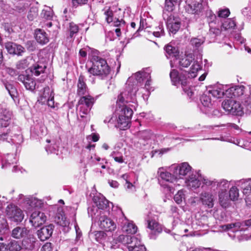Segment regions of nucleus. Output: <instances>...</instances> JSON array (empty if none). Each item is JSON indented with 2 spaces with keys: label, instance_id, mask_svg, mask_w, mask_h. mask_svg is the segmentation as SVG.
I'll list each match as a JSON object with an SVG mask.
<instances>
[{
  "label": "nucleus",
  "instance_id": "bf43d9fd",
  "mask_svg": "<svg viewBox=\"0 0 251 251\" xmlns=\"http://www.w3.org/2000/svg\"><path fill=\"white\" fill-rule=\"evenodd\" d=\"M38 15V9L36 7H31L28 14L27 18L32 21Z\"/></svg>",
  "mask_w": 251,
  "mask_h": 251
},
{
  "label": "nucleus",
  "instance_id": "473e14b6",
  "mask_svg": "<svg viewBox=\"0 0 251 251\" xmlns=\"http://www.w3.org/2000/svg\"><path fill=\"white\" fill-rule=\"evenodd\" d=\"M53 95V92L50 90L49 87H45L38 101L42 104H44L47 102V100H49L51 96Z\"/></svg>",
  "mask_w": 251,
  "mask_h": 251
},
{
  "label": "nucleus",
  "instance_id": "412c9836",
  "mask_svg": "<svg viewBox=\"0 0 251 251\" xmlns=\"http://www.w3.org/2000/svg\"><path fill=\"white\" fill-rule=\"evenodd\" d=\"M245 89L243 85L231 87L226 90V96L229 98L241 97L244 94Z\"/></svg>",
  "mask_w": 251,
  "mask_h": 251
},
{
  "label": "nucleus",
  "instance_id": "c9c22d12",
  "mask_svg": "<svg viewBox=\"0 0 251 251\" xmlns=\"http://www.w3.org/2000/svg\"><path fill=\"white\" fill-rule=\"evenodd\" d=\"M17 162L16 155L13 154H7L2 160V167H7L11 164H14Z\"/></svg>",
  "mask_w": 251,
  "mask_h": 251
},
{
  "label": "nucleus",
  "instance_id": "f8f14e48",
  "mask_svg": "<svg viewBox=\"0 0 251 251\" xmlns=\"http://www.w3.org/2000/svg\"><path fill=\"white\" fill-rule=\"evenodd\" d=\"M164 49L166 57L171 59L170 61L171 67H176V63L175 61L178 59L179 54L178 49L169 44L165 46Z\"/></svg>",
  "mask_w": 251,
  "mask_h": 251
},
{
  "label": "nucleus",
  "instance_id": "1a4fd4ad",
  "mask_svg": "<svg viewBox=\"0 0 251 251\" xmlns=\"http://www.w3.org/2000/svg\"><path fill=\"white\" fill-rule=\"evenodd\" d=\"M93 201L96 206L88 208V213L92 218H94L96 213H99L98 209H105L108 206L109 204V201L103 197L95 196L93 198Z\"/></svg>",
  "mask_w": 251,
  "mask_h": 251
},
{
  "label": "nucleus",
  "instance_id": "cd10ccee",
  "mask_svg": "<svg viewBox=\"0 0 251 251\" xmlns=\"http://www.w3.org/2000/svg\"><path fill=\"white\" fill-rule=\"evenodd\" d=\"M125 221L124 225L122 226V229L124 232L127 234H135L137 230V227L132 223L129 222L125 216L123 215Z\"/></svg>",
  "mask_w": 251,
  "mask_h": 251
},
{
  "label": "nucleus",
  "instance_id": "f03ea898",
  "mask_svg": "<svg viewBox=\"0 0 251 251\" xmlns=\"http://www.w3.org/2000/svg\"><path fill=\"white\" fill-rule=\"evenodd\" d=\"M149 77L150 74L145 72H139L129 77L126 83V89L123 94L129 95L130 99L133 101L136 100V93L138 90L139 84L141 83L145 78Z\"/></svg>",
  "mask_w": 251,
  "mask_h": 251
},
{
  "label": "nucleus",
  "instance_id": "ddd939ff",
  "mask_svg": "<svg viewBox=\"0 0 251 251\" xmlns=\"http://www.w3.org/2000/svg\"><path fill=\"white\" fill-rule=\"evenodd\" d=\"M236 184L242 189L246 201L251 202V178L241 179Z\"/></svg>",
  "mask_w": 251,
  "mask_h": 251
},
{
  "label": "nucleus",
  "instance_id": "20e7f679",
  "mask_svg": "<svg viewBox=\"0 0 251 251\" xmlns=\"http://www.w3.org/2000/svg\"><path fill=\"white\" fill-rule=\"evenodd\" d=\"M95 99L90 95H86L80 98L78 101L79 114L81 118L89 113L94 103Z\"/></svg>",
  "mask_w": 251,
  "mask_h": 251
},
{
  "label": "nucleus",
  "instance_id": "4d7b16f0",
  "mask_svg": "<svg viewBox=\"0 0 251 251\" xmlns=\"http://www.w3.org/2000/svg\"><path fill=\"white\" fill-rule=\"evenodd\" d=\"M140 240H138V238L134 236L129 235L128 240H127V242H129V244H127V248L129 250L130 246H135L137 244H139V241Z\"/></svg>",
  "mask_w": 251,
  "mask_h": 251
},
{
  "label": "nucleus",
  "instance_id": "bb28decb",
  "mask_svg": "<svg viewBox=\"0 0 251 251\" xmlns=\"http://www.w3.org/2000/svg\"><path fill=\"white\" fill-rule=\"evenodd\" d=\"M35 38L39 44L42 45L47 44L49 41L46 32L40 29L35 30Z\"/></svg>",
  "mask_w": 251,
  "mask_h": 251
},
{
  "label": "nucleus",
  "instance_id": "58836bf2",
  "mask_svg": "<svg viewBox=\"0 0 251 251\" xmlns=\"http://www.w3.org/2000/svg\"><path fill=\"white\" fill-rule=\"evenodd\" d=\"M46 142L48 143H51L50 145L46 146L45 149L47 152L48 153H56L57 154L58 146L55 144V142L54 141H51L49 139H47Z\"/></svg>",
  "mask_w": 251,
  "mask_h": 251
},
{
  "label": "nucleus",
  "instance_id": "39448f33",
  "mask_svg": "<svg viewBox=\"0 0 251 251\" xmlns=\"http://www.w3.org/2000/svg\"><path fill=\"white\" fill-rule=\"evenodd\" d=\"M5 214L9 220L16 223L21 222L24 218L23 211L17 206L13 204L7 206Z\"/></svg>",
  "mask_w": 251,
  "mask_h": 251
},
{
  "label": "nucleus",
  "instance_id": "49530a36",
  "mask_svg": "<svg viewBox=\"0 0 251 251\" xmlns=\"http://www.w3.org/2000/svg\"><path fill=\"white\" fill-rule=\"evenodd\" d=\"M8 230L7 220L3 218H0V234H5Z\"/></svg>",
  "mask_w": 251,
  "mask_h": 251
},
{
  "label": "nucleus",
  "instance_id": "e433bc0d",
  "mask_svg": "<svg viewBox=\"0 0 251 251\" xmlns=\"http://www.w3.org/2000/svg\"><path fill=\"white\" fill-rule=\"evenodd\" d=\"M8 251H20L22 249L21 243L16 240H11L7 243Z\"/></svg>",
  "mask_w": 251,
  "mask_h": 251
},
{
  "label": "nucleus",
  "instance_id": "f704fd0d",
  "mask_svg": "<svg viewBox=\"0 0 251 251\" xmlns=\"http://www.w3.org/2000/svg\"><path fill=\"white\" fill-rule=\"evenodd\" d=\"M55 222L60 226L68 227L70 222L66 219L63 213H58L55 218Z\"/></svg>",
  "mask_w": 251,
  "mask_h": 251
},
{
  "label": "nucleus",
  "instance_id": "de8ad7c7",
  "mask_svg": "<svg viewBox=\"0 0 251 251\" xmlns=\"http://www.w3.org/2000/svg\"><path fill=\"white\" fill-rule=\"evenodd\" d=\"M204 42L203 39H199L197 38H192L190 40V44L193 46L194 50H197Z\"/></svg>",
  "mask_w": 251,
  "mask_h": 251
},
{
  "label": "nucleus",
  "instance_id": "a19ab883",
  "mask_svg": "<svg viewBox=\"0 0 251 251\" xmlns=\"http://www.w3.org/2000/svg\"><path fill=\"white\" fill-rule=\"evenodd\" d=\"M194 60V58L191 55H189L181 58L178 63L180 66L186 68L188 67Z\"/></svg>",
  "mask_w": 251,
  "mask_h": 251
},
{
  "label": "nucleus",
  "instance_id": "a878e982",
  "mask_svg": "<svg viewBox=\"0 0 251 251\" xmlns=\"http://www.w3.org/2000/svg\"><path fill=\"white\" fill-rule=\"evenodd\" d=\"M28 233L29 230L25 227L17 226L12 230L11 236L15 239H21L26 237Z\"/></svg>",
  "mask_w": 251,
  "mask_h": 251
},
{
  "label": "nucleus",
  "instance_id": "6e6d98bb",
  "mask_svg": "<svg viewBox=\"0 0 251 251\" xmlns=\"http://www.w3.org/2000/svg\"><path fill=\"white\" fill-rule=\"evenodd\" d=\"M129 251H146V249L144 245L141 244V241L139 244H137L135 246H130Z\"/></svg>",
  "mask_w": 251,
  "mask_h": 251
},
{
  "label": "nucleus",
  "instance_id": "0eeeda50",
  "mask_svg": "<svg viewBox=\"0 0 251 251\" xmlns=\"http://www.w3.org/2000/svg\"><path fill=\"white\" fill-rule=\"evenodd\" d=\"M171 169L175 176H176L178 180L183 179V177L191 175L192 167L187 162H183L179 164H173Z\"/></svg>",
  "mask_w": 251,
  "mask_h": 251
},
{
  "label": "nucleus",
  "instance_id": "37998d69",
  "mask_svg": "<svg viewBox=\"0 0 251 251\" xmlns=\"http://www.w3.org/2000/svg\"><path fill=\"white\" fill-rule=\"evenodd\" d=\"M236 26L235 20L233 19H227L222 25V29L225 30L232 29Z\"/></svg>",
  "mask_w": 251,
  "mask_h": 251
},
{
  "label": "nucleus",
  "instance_id": "13d9d810",
  "mask_svg": "<svg viewBox=\"0 0 251 251\" xmlns=\"http://www.w3.org/2000/svg\"><path fill=\"white\" fill-rule=\"evenodd\" d=\"M110 156L113 158L114 160L119 163H122L124 162L122 155H120L119 152L113 151Z\"/></svg>",
  "mask_w": 251,
  "mask_h": 251
},
{
  "label": "nucleus",
  "instance_id": "f257e3e1",
  "mask_svg": "<svg viewBox=\"0 0 251 251\" xmlns=\"http://www.w3.org/2000/svg\"><path fill=\"white\" fill-rule=\"evenodd\" d=\"M130 102L137 105V99L133 101L130 99L129 95H125L123 92L118 96L115 114L117 117V126L120 129L125 130L130 126V120L133 114V110L128 104Z\"/></svg>",
  "mask_w": 251,
  "mask_h": 251
},
{
  "label": "nucleus",
  "instance_id": "8fccbe9b",
  "mask_svg": "<svg viewBox=\"0 0 251 251\" xmlns=\"http://www.w3.org/2000/svg\"><path fill=\"white\" fill-rule=\"evenodd\" d=\"M152 33L156 37H160L164 36L165 31L162 24H160L158 26L156 27L155 30Z\"/></svg>",
  "mask_w": 251,
  "mask_h": 251
},
{
  "label": "nucleus",
  "instance_id": "aec40b11",
  "mask_svg": "<svg viewBox=\"0 0 251 251\" xmlns=\"http://www.w3.org/2000/svg\"><path fill=\"white\" fill-rule=\"evenodd\" d=\"M54 226L52 224L45 226L37 231V235L41 241L48 239L52 235Z\"/></svg>",
  "mask_w": 251,
  "mask_h": 251
},
{
  "label": "nucleus",
  "instance_id": "b1692460",
  "mask_svg": "<svg viewBox=\"0 0 251 251\" xmlns=\"http://www.w3.org/2000/svg\"><path fill=\"white\" fill-rule=\"evenodd\" d=\"M204 177L198 179L195 175L191 174L183 180L184 183L189 187L197 188L200 187L202 179Z\"/></svg>",
  "mask_w": 251,
  "mask_h": 251
},
{
  "label": "nucleus",
  "instance_id": "09e8293b",
  "mask_svg": "<svg viewBox=\"0 0 251 251\" xmlns=\"http://www.w3.org/2000/svg\"><path fill=\"white\" fill-rule=\"evenodd\" d=\"M178 0H165L164 10L171 12L174 10L175 4Z\"/></svg>",
  "mask_w": 251,
  "mask_h": 251
},
{
  "label": "nucleus",
  "instance_id": "69168bd1",
  "mask_svg": "<svg viewBox=\"0 0 251 251\" xmlns=\"http://www.w3.org/2000/svg\"><path fill=\"white\" fill-rule=\"evenodd\" d=\"M181 86L185 93L187 94V95L190 97L192 96L193 95V92L190 86L187 85V83L185 85H181Z\"/></svg>",
  "mask_w": 251,
  "mask_h": 251
},
{
  "label": "nucleus",
  "instance_id": "0e129e2a",
  "mask_svg": "<svg viewBox=\"0 0 251 251\" xmlns=\"http://www.w3.org/2000/svg\"><path fill=\"white\" fill-rule=\"evenodd\" d=\"M128 235H120L118 237L117 241L124 245H127V244H129V242H127V240H128Z\"/></svg>",
  "mask_w": 251,
  "mask_h": 251
},
{
  "label": "nucleus",
  "instance_id": "680f3d73",
  "mask_svg": "<svg viewBox=\"0 0 251 251\" xmlns=\"http://www.w3.org/2000/svg\"><path fill=\"white\" fill-rule=\"evenodd\" d=\"M230 14L229 10L227 8L221 9L218 11V16L221 18H226Z\"/></svg>",
  "mask_w": 251,
  "mask_h": 251
},
{
  "label": "nucleus",
  "instance_id": "6ab92c4d",
  "mask_svg": "<svg viewBox=\"0 0 251 251\" xmlns=\"http://www.w3.org/2000/svg\"><path fill=\"white\" fill-rule=\"evenodd\" d=\"M200 201L205 207L211 208L214 206V196L209 192H202L200 195Z\"/></svg>",
  "mask_w": 251,
  "mask_h": 251
},
{
  "label": "nucleus",
  "instance_id": "4be33fe9",
  "mask_svg": "<svg viewBox=\"0 0 251 251\" xmlns=\"http://www.w3.org/2000/svg\"><path fill=\"white\" fill-rule=\"evenodd\" d=\"M18 79L22 82L27 90L33 91L35 88L36 83L33 78L28 75H20Z\"/></svg>",
  "mask_w": 251,
  "mask_h": 251
},
{
  "label": "nucleus",
  "instance_id": "7c9ffc66",
  "mask_svg": "<svg viewBox=\"0 0 251 251\" xmlns=\"http://www.w3.org/2000/svg\"><path fill=\"white\" fill-rule=\"evenodd\" d=\"M46 69V66L44 63H38L31 67V72L35 76H39L41 74L44 72Z\"/></svg>",
  "mask_w": 251,
  "mask_h": 251
},
{
  "label": "nucleus",
  "instance_id": "a18cd8bd",
  "mask_svg": "<svg viewBox=\"0 0 251 251\" xmlns=\"http://www.w3.org/2000/svg\"><path fill=\"white\" fill-rule=\"evenodd\" d=\"M230 199L232 201H235L238 199L239 197V191L237 188L235 186L232 187L228 194Z\"/></svg>",
  "mask_w": 251,
  "mask_h": 251
},
{
  "label": "nucleus",
  "instance_id": "423d86ee",
  "mask_svg": "<svg viewBox=\"0 0 251 251\" xmlns=\"http://www.w3.org/2000/svg\"><path fill=\"white\" fill-rule=\"evenodd\" d=\"M202 184L204 185L209 187L212 189L215 190V188L219 189L220 192H226L229 187V182L226 179H221L217 180L216 179L210 180L207 178H203L202 179Z\"/></svg>",
  "mask_w": 251,
  "mask_h": 251
},
{
  "label": "nucleus",
  "instance_id": "7ed1b4c3",
  "mask_svg": "<svg viewBox=\"0 0 251 251\" xmlns=\"http://www.w3.org/2000/svg\"><path fill=\"white\" fill-rule=\"evenodd\" d=\"M88 72L89 74L103 79L109 74L110 68L104 59L94 56L92 66L88 69Z\"/></svg>",
  "mask_w": 251,
  "mask_h": 251
},
{
  "label": "nucleus",
  "instance_id": "5fc2aeb1",
  "mask_svg": "<svg viewBox=\"0 0 251 251\" xmlns=\"http://www.w3.org/2000/svg\"><path fill=\"white\" fill-rule=\"evenodd\" d=\"M138 135L140 138L143 140H147L151 138L152 134L150 130H145L139 131Z\"/></svg>",
  "mask_w": 251,
  "mask_h": 251
},
{
  "label": "nucleus",
  "instance_id": "ea45409f",
  "mask_svg": "<svg viewBox=\"0 0 251 251\" xmlns=\"http://www.w3.org/2000/svg\"><path fill=\"white\" fill-rule=\"evenodd\" d=\"M201 69V66L198 62L194 61L192 66L191 67L190 70L188 73V77L191 78H194L197 76V72Z\"/></svg>",
  "mask_w": 251,
  "mask_h": 251
},
{
  "label": "nucleus",
  "instance_id": "c756f323",
  "mask_svg": "<svg viewBox=\"0 0 251 251\" xmlns=\"http://www.w3.org/2000/svg\"><path fill=\"white\" fill-rule=\"evenodd\" d=\"M159 176L160 178L164 181L169 183H177L178 181L176 176L172 175L170 173L165 171L161 172L160 173Z\"/></svg>",
  "mask_w": 251,
  "mask_h": 251
},
{
  "label": "nucleus",
  "instance_id": "c03bdc74",
  "mask_svg": "<svg viewBox=\"0 0 251 251\" xmlns=\"http://www.w3.org/2000/svg\"><path fill=\"white\" fill-rule=\"evenodd\" d=\"M27 203L31 207H41L43 204L41 200L34 197L27 198Z\"/></svg>",
  "mask_w": 251,
  "mask_h": 251
},
{
  "label": "nucleus",
  "instance_id": "a211bd4d",
  "mask_svg": "<svg viewBox=\"0 0 251 251\" xmlns=\"http://www.w3.org/2000/svg\"><path fill=\"white\" fill-rule=\"evenodd\" d=\"M4 46L7 52L11 54L22 56V53L25 51V49L22 46L13 42L5 43Z\"/></svg>",
  "mask_w": 251,
  "mask_h": 251
},
{
  "label": "nucleus",
  "instance_id": "4468645a",
  "mask_svg": "<svg viewBox=\"0 0 251 251\" xmlns=\"http://www.w3.org/2000/svg\"><path fill=\"white\" fill-rule=\"evenodd\" d=\"M11 113L5 105L0 104V126L6 127L10 124Z\"/></svg>",
  "mask_w": 251,
  "mask_h": 251
},
{
  "label": "nucleus",
  "instance_id": "e2e57ef3",
  "mask_svg": "<svg viewBox=\"0 0 251 251\" xmlns=\"http://www.w3.org/2000/svg\"><path fill=\"white\" fill-rule=\"evenodd\" d=\"M42 16L46 19H50L52 16V12L50 9L45 10L43 9L41 13Z\"/></svg>",
  "mask_w": 251,
  "mask_h": 251
},
{
  "label": "nucleus",
  "instance_id": "338daca9",
  "mask_svg": "<svg viewBox=\"0 0 251 251\" xmlns=\"http://www.w3.org/2000/svg\"><path fill=\"white\" fill-rule=\"evenodd\" d=\"M41 251H53L50 243H46L42 248Z\"/></svg>",
  "mask_w": 251,
  "mask_h": 251
},
{
  "label": "nucleus",
  "instance_id": "f3484780",
  "mask_svg": "<svg viewBox=\"0 0 251 251\" xmlns=\"http://www.w3.org/2000/svg\"><path fill=\"white\" fill-rule=\"evenodd\" d=\"M170 76L174 85L177 86L179 84H180L181 85H185L186 84L188 83L186 75L182 73L178 74L177 71L175 69L171 71Z\"/></svg>",
  "mask_w": 251,
  "mask_h": 251
},
{
  "label": "nucleus",
  "instance_id": "3c124183",
  "mask_svg": "<svg viewBox=\"0 0 251 251\" xmlns=\"http://www.w3.org/2000/svg\"><path fill=\"white\" fill-rule=\"evenodd\" d=\"M78 29L79 28L77 25L75 24L74 23H70L69 27L70 37L71 38H72L75 34H76L78 32Z\"/></svg>",
  "mask_w": 251,
  "mask_h": 251
},
{
  "label": "nucleus",
  "instance_id": "4c0bfd02",
  "mask_svg": "<svg viewBox=\"0 0 251 251\" xmlns=\"http://www.w3.org/2000/svg\"><path fill=\"white\" fill-rule=\"evenodd\" d=\"M210 95L207 91H206L201 98V100L202 105L207 108H210L211 106H212L211 99Z\"/></svg>",
  "mask_w": 251,
  "mask_h": 251
},
{
  "label": "nucleus",
  "instance_id": "9d476101",
  "mask_svg": "<svg viewBox=\"0 0 251 251\" xmlns=\"http://www.w3.org/2000/svg\"><path fill=\"white\" fill-rule=\"evenodd\" d=\"M100 228L106 231H113L116 228V223L110 218L104 214L100 213V217L98 222Z\"/></svg>",
  "mask_w": 251,
  "mask_h": 251
},
{
  "label": "nucleus",
  "instance_id": "c85d7f7f",
  "mask_svg": "<svg viewBox=\"0 0 251 251\" xmlns=\"http://www.w3.org/2000/svg\"><path fill=\"white\" fill-rule=\"evenodd\" d=\"M84 79V76L82 75H80L78 79L77 94L79 96L85 95L87 91V87Z\"/></svg>",
  "mask_w": 251,
  "mask_h": 251
},
{
  "label": "nucleus",
  "instance_id": "2f4dec72",
  "mask_svg": "<svg viewBox=\"0 0 251 251\" xmlns=\"http://www.w3.org/2000/svg\"><path fill=\"white\" fill-rule=\"evenodd\" d=\"M230 198L228 193L226 192H219V201L220 205L224 208L228 206L230 201Z\"/></svg>",
  "mask_w": 251,
  "mask_h": 251
},
{
  "label": "nucleus",
  "instance_id": "393cba45",
  "mask_svg": "<svg viewBox=\"0 0 251 251\" xmlns=\"http://www.w3.org/2000/svg\"><path fill=\"white\" fill-rule=\"evenodd\" d=\"M148 227L151 231L150 235L151 238H155L152 234H156L160 233L162 228L161 226L154 220H148Z\"/></svg>",
  "mask_w": 251,
  "mask_h": 251
},
{
  "label": "nucleus",
  "instance_id": "79ce46f5",
  "mask_svg": "<svg viewBox=\"0 0 251 251\" xmlns=\"http://www.w3.org/2000/svg\"><path fill=\"white\" fill-rule=\"evenodd\" d=\"M4 85L12 99L15 101L18 96V92L16 88L9 83H5Z\"/></svg>",
  "mask_w": 251,
  "mask_h": 251
},
{
  "label": "nucleus",
  "instance_id": "603ef678",
  "mask_svg": "<svg viewBox=\"0 0 251 251\" xmlns=\"http://www.w3.org/2000/svg\"><path fill=\"white\" fill-rule=\"evenodd\" d=\"M11 137L10 130H7L6 132L0 134V141H7L9 143L12 141Z\"/></svg>",
  "mask_w": 251,
  "mask_h": 251
},
{
  "label": "nucleus",
  "instance_id": "9b49d317",
  "mask_svg": "<svg viewBox=\"0 0 251 251\" xmlns=\"http://www.w3.org/2000/svg\"><path fill=\"white\" fill-rule=\"evenodd\" d=\"M245 227L251 228V219L235 223H231L221 226V228L224 230H231L234 232L238 230H244Z\"/></svg>",
  "mask_w": 251,
  "mask_h": 251
},
{
  "label": "nucleus",
  "instance_id": "864d4df0",
  "mask_svg": "<svg viewBox=\"0 0 251 251\" xmlns=\"http://www.w3.org/2000/svg\"><path fill=\"white\" fill-rule=\"evenodd\" d=\"M184 193L183 190H179L174 196V200L177 203L180 204L184 199Z\"/></svg>",
  "mask_w": 251,
  "mask_h": 251
},
{
  "label": "nucleus",
  "instance_id": "5701e85b",
  "mask_svg": "<svg viewBox=\"0 0 251 251\" xmlns=\"http://www.w3.org/2000/svg\"><path fill=\"white\" fill-rule=\"evenodd\" d=\"M209 94H211L214 98H221L223 96L226 95V90H224L223 85L219 84L216 86H211L207 90Z\"/></svg>",
  "mask_w": 251,
  "mask_h": 251
},
{
  "label": "nucleus",
  "instance_id": "774afa93",
  "mask_svg": "<svg viewBox=\"0 0 251 251\" xmlns=\"http://www.w3.org/2000/svg\"><path fill=\"white\" fill-rule=\"evenodd\" d=\"M88 0H72V3L74 6H77L78 5L85 4Z\"/></svg>",
  "mask_w": 251,
  "mask_h": 251
},
{
  "label": "nucleus",
  "instance_id": "052dcab7",
  "mask_svg": "<svg viewBox=\"0 0 251 251\" xmlns=\"http://www.w3.org/2000/svg\"><path fill=\"white\" fill-rule=\"evenodd\" d=\"M104 15L106 16L105 19L108 23H111L113 21V12L109 8L105 10Z\"/></svg>",
  "mask_w": 251,
  "mask_h": 251
},
{
  "label": "nucleus",
  "instance_id": "2eb2a0df",
  "mask_svg": "<svg viewBox=\"0 0 251 251\" xmlns=\"http://www.w3.org/2000/svg\"><path fill=\"white\" fill-rule=\"evenodd\" d=\"M46 219V216L43 212L35 211L31 214L29 221L32 226L37 227L43 224Z\"/></svg>",
  "mask_w": 251,
  "mask_h": 251
},
{
  "label": "nucleus",
  "instance_id": "72a5a7b5",
  "mask_svg": "<svg viewBox=\"0 0 251 251\" xmlns=\"http://www.w3.org/2000/svg\"><path fill=\"white\" fill-rule=\"evenodd\" d=\"M35 239L33 237H28L24 238L22 244V246L25 249L32 250L34 247V243Z\"/></svg>",
  "mask_w": 251,
  "mask_h": 251
},
{
  "label": "nucleus",
  "instance_id": "dca6fc26",
  "mask_svg": "<svg viewBox=\"0 0 251 251\" xmlns=\"http://www.w3.org/2000/svg\"><path fill=\"white\" fill-rule=\"evenodd\" d=\"M166 24L169 31L175 34L179 29L181 23L178 18L170 14L167 19Z\"/></svg>",
  "mask_w": 251,
  "mask_h": 251
},
{
  "label": "nucleus",
  "instance_id": "6e6552de",
  "mask_svg": "<svg viewBox=\"0 0 251 251\" xmlns=\"http://www.w3.org/2000/svg\"><path fill=\"white\" fill-rule=\"evenodd\" d=\"M222 105L225 110L232 115L242 116L244 113L240 104L233 100H225L222 102Z\"/></svg>",
  "mask_w": 251,
  "mask_h": 251
}]
</instances>
